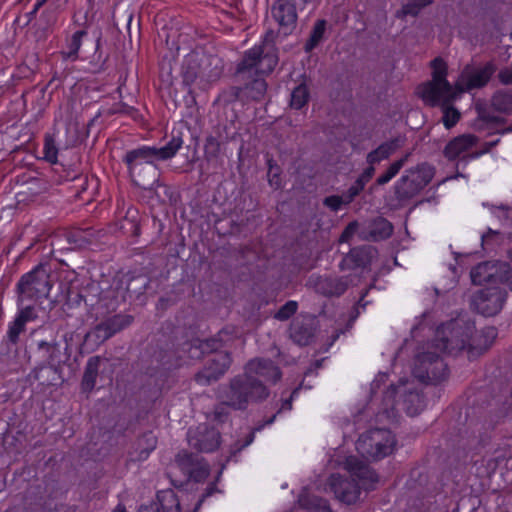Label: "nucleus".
I'll use <instances>...</instances> for the list:
<instances>
[{"label":"nucleus","mask_w":512,"mask_h":512,"mask_svg":"<svg viewBox=\"0 0 512 512\" xmlns=\"http://www.w3.org/2000/svg\"><path fill=\"white\" fill-rule=\"evenodd\" d=\"M195 333L192 326L186 330L167 323L151 340L145 354L150 358L146 376L148 384L153 386L150 389L153 398L171 388L176 380L175 371L188 364V360L210 354L204 368L195 375L196 383L203 386L217 381L229 369L231 354L219 351L223 347L224 336L230 334L228 329L223 328L216 336L206 340L193 338Z\"/></svg>","instance_id":"1"},{"label":"nucleus","mask_w":512,"mask_h":512,"mask_svg":"<svg viewBox=\"0 0 512 512\" xmlns=\"http://www.w3.org/2000/svg\"><path fill=\"white\" fill-rule=\"evenodd\" d=\"M497 334L493 326L477 332L473 323L461 324L452 320L437 327L431 347L449 356L465 354L472 361L491 347Z\"/></svg>","instance_id":"2"},{"label":"nucleus","mask_w":512,"mask_h":512,"mask_svg":"<svg viewBox=\"0 0 512 512\" xmlns=\"http://www.w3.org/2000/svg\"><path fill=\"white\" fill-rule=\"evenodd\" d=\"M255 376L276 384L282 377L279 366L271 359L254 358L249 360L244 373L231 379L226 404L234 409L244 410L249 403H260L270 394L269 389Z\"/></svg>","instance_id":"3"},{"label":"nucleus","mask_w":512,"mask_h":512,"mask_svg":"<svg viewBox=\"0 0 512 512\" xmlns=\"http://www.w3.org/2000/svg\"><path fill=\"white\" fill-rule=\"evenodd\" d=\"M222 69L211 67L209 57L191 52L185 56L181 69L182 85L187 90L184 100L187 106L196 104V90L206 91L210 84L217 81Z\"/></svg>","instance_id":"4"},{"label":"nucleus","mask_w":512,"mask_h":512,"mask_svg":"<svg viewBox=\"0 0 512 512\" xmlns=\"http://www.w3.org/2000/svg\"><path fill=\"white\" fill-rule=\"evenodd\" d=\"M122 161L137 186L147 188L157 180V162L160 159L155 146L141 145L128 150Z\"/></svg>","instance_id":"5"},{"label":"nucleus","mask_w":512,"mask_h":512,"mask_svg":"<svg viewBox=\"0 0 512 512\" xmlns=\"http://www.w3.org/2000/svg\"><path fill=\"white\" fill-rule=\"evenodd\" d=\"M50 275L41 264L23 274L16 284L17 305L36 303L49 296L52 289Z\"/></svg>","instance_id":"6"},{"label":"nucleus","mask_w":512,"mask_h":512,"mask_svg":"<svg viewBox=\"0 0 512 512\" xmlns=\"http://www.w3.org/2000/svg\"><path fill=\"white\" fill-rule=\"evenodd\" d=\"M395 435L386 428H372L362 434L357 449L373 461H379L391 455L396 447Z\"/></svg>","instance_id":"7"},{"label":"nucleus","mask_w":512,"mask_h":512,"mask_svg":"<svg viewBox=\"0 0 512 512\" xmlns=\"http://www.w3.org/2000/svg\"><path fill=\"white\" fill-rule=\"evenodd\" d=\"M398 388L391 384L383 394V408L375 416H400L401 411L406 416H419L422 412L423 397L419 392L409 391L397 399Z\"/></svg>","instance_id":"8"},{"label":"nucleus","mask_w":512,"mask_h":512,"mask_svg":"<svg viewBox=\"0 0 512 512\" xmlns=\"http://www.w3.org/2000/svg\"><path fill=\"white\" fill-rule=\"evenodd\" d=\"M412 373L421 383L437 385L448 378L449 367L438 353L425 351L417 355Z\"/></svg>","instance_id":"9"},{"label":"nucleus","mask_w":512,"mask_h":512,"mask_svg":"<svg viewBox=\"0 0 512 512\" xmlns=\"http://www.w3.org/2000/svg\"><path fill=\"white\" fill-rule=\"evenodd\" d=\"M278 64V57L273 53H264L261 45H254L244 52L236 71L239 74L254 71L257 76H265L273 72Z\"/></svg>","instance_id":"10"},{"label":"nucleus","mask_w":512,"mask_h":512,"mask_svg":"<svg viewBox=\"0 0 512 512\" xmlns=\"http://www.w3.org/2000/svg\"><path fill=\"white\" fill-rule=\"evenodd\" d=\"M221 439L219 429L209 422L190 427L187 431V440L190 447L200 453L216 451L221 445Z\"/></svg>","instance_id":"11"},{"label":"nucleus","mask_w":512,"mask_h":512,"mask_svg":"<svg viewBox=\"0 0 512 512\" xmlns=\"http://www.w3.org/2000/svg\"><path fill=\"white\" fill-rule=\"evenodd\" d=\"M134 318L128 314H116L98 323L85 335V343L99 346L132 324Z\"/></svg>","instance_id":"12"},{"label":"nucleus","mask_w":512,"mask_h":512,"mask_svg":"<svg viewBox=\"0 0 512 512\" xmlns=\"http://www.w3.org/2000/svg\"><path fill=\"white\" fill-rule=\"evenodd\" d=\"M507 300V292L500 287H487L475 293L471 300L474 310L485 316L491 317L498 314Z\"/></svg>","instance_id":"13"},{"label":"nucleus","mask_w":512,"mask_h":512,"mask_svg":"<svg viewBox=\"0 0 512 512\" xmlns=\"http://www.w3.org/2000/svg\"><path fill=\"white\" fill-rule=\"evenodd\" d=\"M264 425H260V426H257V427H254L245 437V440L243 442H241L240 440H237L235 441L229 448V454L225 457V459L223 461H221L220 463V469L215 477V480L211 483L208 484V486L206 487L205 491L202 493V495L200 496V498L198 499V501L196 502L195 504V507L193 509L192 512H198L199 509L201 508V506L203 505V503L205 502V500L212 496L214 493L216 492H221L217 486H216V483L220 480L221 478V475L224 471V469L226 468L227 464L232 461V460H235V457L237 456V454H239L244 448H246L247 446H249L253 441H254V438H255V432L256 431H259L262 429Z\"/></svg>","instance_id":"14"},{"label":"nucleus","mask_w":512,"mask_h":512,"mask_svg":"<svg viewBox=\"0 0 512 512\" xmlns=\"http://www.w3.org/2000/svg\"><path fill=\"white\" fill-rule=\"evenodd\" d=\"M432 180V173L421 169L409 170L395 183V194L400 200H408L416 196Z\"/></svg>","instance_id":"15"},{"label":"nucleus","mask_w":512,"mask_h":512,"mask_svg":"<svg viewBox=\"0 0 512 512\" xmlns=\"http://www.w3.org/2000/svg\"><path fill=\"white\" fill-rule=\"evenodd\" d=\"M329 490L335 498L346 505L355 504L361 495V487L355 479L331 474L327 481Z\"/></svg>","instance_id":"16"},{"label":"nucleus","mask_w":512,"mask_h":512,"mask_svg":"<svg viewBox=\"0 0 512 512\" xmlns=\"http://www.w3.org/2000/svg\"><path fill=\"white\" fill-rule=\"evenodd\" d=\"M345 469L350 473L351 479L359 483L361 490L374 491L377 488L380 477L378 473L367 463L355 456H349L345 460Z\"/></svg>","instance_id":"17"},{"label":"nucleus","mask_w":512,"mask_h":512,"mask_svg":"<svg viewBox=\"0 0 512 512\" xmlns=\"http://www.w3.org/2000/svg\"><path fill=\"white\" fill-rule=\"evenodd\" d=\"M418 95L430 107H437L445 102H452L454 92L452 85H442L440 82L427 81L419 85Z\"/></svg>","instance_id":"18"},{"label":"nucleus","mask_w":512,"mask_h":512,"mask_svg":"<svg viewBox=\"0 0 512 512\" xmlns=\"http://www.w3.org/2000/svg\"><path fill=\"white\" fill-rule=\"evenodd\" d=\"M271 15L284 34H290L297 24L296 3L292 0H276L271 7Z\"/></svg>","instance_id":"19"},{"label":"nucleus","mask_w":512,"mask_h":512,"mask_svg":"<svg viewBox=\"0 0 512 512\" xmlns=\"http://www.w3.org/2000/svg\"><path fill=\"white\" fill-rule=\"evenodd\" d=\"M87 35L88 32L85 28L76 29L72 32L69 30L65 31L63 44L59 52L63 61L76 62L79 60L83 40Z\"/></svg>","instance_id":"20"},{"label":"nucleus","mask_w":512,"mask_h":512,"mask_svg":"<svg viewBox=\"0 0 512 512\" xmlns=\"http://www.w3.org/2000/svg\"><path fill=\"white\" fill-rule=\"evenodd\" d=\"M393 225L386 218L378 216L361 228L359 235L366 241L379 242L390 238Z\"/></svg>","instance_id":"21"},{"label":"nucleus","mask_w":512,"mask_h":512,"mask_svg":"<svg viewBox=\"0 0 512 512\" xmlns=\"http://www.w3.org/2000/svg\"><path fill=\"white\" fill-rule=\"evenodd\" d=\"M373 258V250L369 246H360L352 248L347 255L343 257L339 266L341 270H354L368 267Z\"/></svg>","instance_id":"22"},{"label":"nucleus","mask_w":512,"mask_h":512,"mask_svg":"<svg viewBox=\"0 0 512 512\" xmlns=\"http://www.w3.org/2000/svg\"><path fill=\"white\" fill-rule=\"evenodd\" d=\"M503 262L486 261L477 264L470 272L474 285L493 284L499 282L500 264Z\"/></svg>","instance_id":"23"},{"label":"nucleus","mask_w":512,"mask_h":512,"mask_svg":"<svg viewBox=\"0 0 512 512\" xmlns=\"http://www.w3.org/2000/svg\"><path fill=\"white\" fill-rule=\"evenodd\" d=\"M348 288V281L345 277L339 276H320L315 282V290L326 296H341Z\"/></svg>","instance_id":"24"},{"label":"nucleus","mask_w":512,"mask_h":512,"mask_svg":"<svg viewBox=\"0 0 512 512\" xmlns=\"http://www.w3.org/2000/svg\"><path fill=\"white\" fill-rule=\"evenodd\" d=\"M478 138L473 134H462L451 139L443 150L444 157L449 161H455L458 157L469 151L477 144Z\"/></svg>","instance_id":"25"},{"label":"nucleus","mask_w":512,"mask_h":512,"mask_svg":"<svg viewBox=\"0 0 512 512\" xmlns=\"http://www.w3.org/2000/svg\"><path fill=\"white\" fill-rule=\"evenodd\" d=\"M101 363L100 356H92L87 360L80 384L83 393L89 394L94 390Z\"/></svg>","instance_id":"26"},{"label":"nucleus","mask_w":512,"mask_h":512,"mask_svg":"<svg viewBox=\"0 0 512 512\" xmlns=\"http://www.w3.org/2000/svg\"><path fill=\"white\" fill-rule=\"evenodd\" d=\"M184 144L183 132L181 129L173 128L170 140L163 147H156L158 159L167 161L172 159Z\"/></svg>","instance_id":"27"},{"label":"nucleus","mask_w":512,"mask_h":512,"mask_svg":"<svg viewBox=\"0 0 512 512\" xmlns=\"http://www.w3.org/2000/svg\"><path fill=\"white\" fill-rule=\"evenodd\" d=\"M496 70L492 62H487L483 67L472 72L466 81L468 89H479L488 84Z\"/></svg>","instance_id":"28"},{"label":"nucleus","mask_w":512,"mask_h":512,"mask_svg":"<svg viewBox=\"0 0 512 512\" xmlns=\"http://www.w3.org/2000/svg\"><path fill=\"white\" fill-rule=\"evenodd\" d=\"M160 512H181L180 501L172 489L160 490L156 494V501H153Z\"/></svg>","instance_id":"29"},{"label":"nucleus","mask_w":512,"mask_h":512,"mask_svg":"<svg viewBox=\"0 0 512 512\" xmlns=\"http://www.w3.org/2000/svg\"><path fill=\"white\" fill-rule=\"evenodd\" d=\"M310 100V90L305 82L294 87L290 94L289 105L294 110H301L306 107Z\"/></svg>","instance_id":"30"},{"label":"nucleus","mask_w":512,"mask_h":512,"mask_svg":"<svg viewBox=\"0 0 512 512\" xmlns=\"http://www.w3.org/2000/svg\"><path fill=\"white\" fill-rule=\"evenodd\" d=\"M432 3L433 0H406L401 9L397 10L395 16L398 19H404L407 16L417 17L425 7Z\"/></svg>","instance_id":"31"},{"label":"nucleus","mask_w":512,"mask_h":512,"mask_svg":"<svg viewBox=\"0 0 512 512\" xmlns=\"http://www.w3.org/2000/svg\"><path fill=\"white\" fill-rule=\"evenodd\" d=\"M491 105L498 112L512 114V90L496 91L492 96Z\"/></svg>","instance_id":"32"},{"label":"nucleus","mask_w":512,"mask_h":512,"mask_svg":"<svg viewBox=\"0 0 512 512\" xmlns=\"http://www.w3.org/2000/svg\"><path fill=\"white\" fill-rule=\"evenodd\" d=\"M326 27L327 21L325 19H319L315 22L310 36L304 46L306 52H311L320 44V42L324 39Z\"/></svg>","instance_id":"33"},{"label":"nucleus","mask_w":512,"mask_h":512,"mask_svg":"<svg viewBox=\"0 0 512 512\" xmlns=\"http://www.w3.org/2000/svg\"><path fill=\"white\" fill-rule=\"evenodd\" d=\"M157 439L152 432L145 433L138 441L139 452L136 457H131L132 461H144L150 453L156 448Z\"/></svg>","instance_id":"34"},{"label":"nucleus","mask_w":512,"mask_h":512,"mask_svg":"<svg viewBox=\"0 0 512 512\" xmlns=\"http://www.w3.org/2000/svg\"><path fill=\"white\" fill-rule=\"evenodd\" d=\"M298 502L302 508L310 512H323L329 509L328 502L315 495L301 494Z\"/></svg>","instance_id":"35"},{"label":"nucleus","mask_w":512,"mask_h":512,"mask_svg":"<svg viewBox=\"0 0 512 512\" xmlns=\"http://www.w3.org/2000/svg\"><path fill=\"white\" fill-rule=\"evenodd\" d=\"M201 458L188 450H181L175 456V463L179 469L186 475L196 464L200 462Z\"/></svg>","instance_id":"36"},{"label":"nucleus","mask_w":512,"mask_h":512,"mask_svg":"<svg viewBox=\"0 0 512 512\" xmlns=\"http://www.w3.org/2000/svg\"><path fill=\"white\" fill-rule=\"evenodd\" d=\"M393 151L394 148L392 143L384 142L367 154L366 162L374 167V165L388 159Z\"/></svg>","instance_id":"37"},{"label":"nucleus","mask_w":512,"mask_h":512,"mask_svg":"<svg viewBox=\"0 0 512 512\" xmlns=\"http://www.w3.org/2000/svg\"><path fill=\"white\" fill-rule=\"evenodd\" d=\"M430 67L432 69L431 81L440 82V83H442V85L448 86V83H450L447 80L448 66H447V63L444 61V59L441 57H435L430 62Z\"/></svg>","instance_id":"38"},{"label":"nucleus","mask_w":512,"mask_h":512,"mask_svg":"<svg viewBox=\"0 0 512 512\" xmlns=\"http://www.w3.org/2000/svg\"><path fill=\"white\" fill-rule=\"evenodd\" d=\"M59 148L56 144L54 134L46 133L43 143V160L50 164L58 163Z\"/></svg>","instance_id":"39"},{"label":"nucleus","mask_w":512,"mask_h":512,"mask_svg":"<svg viewBox=\"0 0 512 512\" xmlns=\"http://www.w3.org/2000/svg\"><path fill=\"white\" fill-rule=\"evenodd\" d=\"M442 110V123L446 129L453 128L460 120V112L452 105V102H445L439 105Z\"/></svg>","instance_id":"40"},{"label":"nucleus","mask_w":512,"mask_h":512,"mask_svg":"<svg viewBox=\"0 0 512 512\" xmlns=\"http://www.w3.org/2000/svg\"><path fill=\"white\" fill-rule=\"evenodd\" d=\"M313 337L314 334L309 327L296 325L291 328V338L300 346L309 345L312 342Z\"/></svg>","instance_id":"41"},{"label":"nucleus","mask_w":512,"mask_h":512,"mask_svg":"<svg viewBox=\"0 0 512 512\" xmlns=\"http://www.w3.org/2000/svg\"><path fill=\"white\" fill-rule=\"evenodd\" d=\"M406 161L407 156H404L391 163L387 170L376 179V183L382 186L390 182L399 173Z\"/></svg>","instance_id":"42"},{"label":"nucleus","mask_w":512,"mask_h":512,"mask_svg":"<svg viewBox=\"0 0 512 512\" xmlns=\"http://www.w3.org/2000/svg\"><path fill=\"white\" fill-rule=\"evenodd\" d=\"M268 182L274 189L282 188L281 169L272 158L267 159Z\"/></svg>","instance_id":"43"},{"label":"nucleus","mask_w":512,"mask_h":512,"mask_svg":"<svg viewBox=\"0 0 512 512\" xmlns=\"http://www.w3.org/2000/svg\"><path fill=\"white\" fill-rule=\"evenodd\" d=\"M17 308L18 309H17L15 318L20 320L25 325L29 322L35 321L38 317L37 311H36V308H35V305L33 302H31V304H28V305H24V304H22L20 306L17 305Z\"/></svg>","instance_id":"44"},{"label":"nucleus","mask_w":512,"mask_h":512,"mask_svg":"<svg viewBox=\"0 0 512 512\" xmlns=\"http://www.w3.org/2000/svg\"><path fill=\"white\" fill-rule=\"evenodd\" d=\"M221 152V143L218 138L210 135L206 138L204 144V154L207 160L216 159Z\"/></svg>","instance_id":"45"},{"label":"nucleus","mask_w":512,"mask_h":512,"mask_svg":"<svg viewBox=\"0 0 512 512\" xmlns=\"http://www.w3.org/2000/svg\"><path fill=\"white\" fill-rule=\"evenodd\" d=\"M298 310V303L295 300H289L282 305L274 315V318L279 321H286L290 319Z\"/></svg>","instance_id":"46"},{"label":"nucleus","mask_w":512,"mask_h":512,"mask_svg":"<svg viewBox=\"0 0 512 512\" xmlns=\"http://www.w3.org/2000/svg\"><path fill=\"white\" fill-rule=\"evenodd\" d=\"M247 89L254 100H261L266 93L267 83L263 78H256L247 86Z\"/></svg>","instance_id":"47"},{"label":"nucleus","mask_w":512,"mask_h":512,"mask_svg":"<svg viewBox=\"0 0 512 512\" xmlns=\"http://www.w3.org/2000/svg\"><path fill=\"white\" fill-rule=\"evenodd\" d=\"M493 214L504 227L512 228V207L501 205L493 210Z\"/></svg>","instance_id":"48"},{"label":"nucleus","mask_w":512,"mask_h":512,"mask_svg":"<svg viewBox=\"0 0 512 512\" xmlns=\"http://www.w3.org/2000/svg\"><path fill=\"white\" fill-rule=\"evenodd\" d=\"M25 326L26 325L20 320L14 318V320L8 324L7 338L9 342L16 344L19 340L20 334L25 330Z\"/></svg>","instance_id":"49"},{"label":"nucleus","mask_w":512,"mask_h":512,"mask_svg":"<svg viewBox=\"0 0 512 512\" xmlns=\"http://www.w3.org/2000/svg\"><path fill=\"white\" fill-rule=\"evenodd\" d=\"M188 479H192L197 483L203 482L209 475L207 466L201 465L199 462L187 474Z\"/></svg>","instance_id":"50"},{"label":"nucleus","mask_w":512,"mask_h":512,"mask_svg":"<svg viewBox=\"0 0 512 512\" xmlns=\"http://www.w3.org/2000/svg\"><path fill=\"white\" fill-rule=\"evenodd\" d=\"M300 390L301 386H298L289 394L288 397H282L280 408L272 416H277L278 414L289 412L292 409V402L298 397Z\"/></svg>","instance_id":"51"},{"label":"nucleus","mask_w":512,"mask_h":512,"mask_svg":"<svg viewBox=\"0 0 512 512\" xmlns=\"http://www.w3.org/2000/svg\"><path fill=\"white\" fill-rule=\"evenodd\" d=\"M50 374H55V370L51 366H41L34 369L32 376L35 380L39 381L40 384L49 385L51 384L48 381Z\"/></svg>","instance_id":"52"},{"label":"nucleus","mask_w":512,"mask_h":512,"mask_svg":"<svg viewBox=\"0 0 512 512\" xmlns=\"http://www.w3.org/2000/svg\"><path fill=\"white\" fill-rule=\"evenodd\" d=\"M110 114H122L133 117L137 113V109L122 101L113 104L109 111Z\"/></svg>","instance_id":"53"},{"label":"nucleus","mask_w":512,"mask_h":512,"mask_svg":"<svg viewBox=\"0 0 512 512\" xmlns=\"http://www.w3.org/2000/svg\"><path fill=\"white\" fill-rule=\"evenodd\" d=\"M479 120L485 124L486 129H490L492 125H501L505 123V119L503 117L491 115L485 111L479 112Z\"/></svg>","instance_id":"54"},{"label":"nucleus","mask_w":512,"mask_h":512,"mask_svg":"<svg viewBox=\"0 0 512 512\" xmlns=\"http://www.w3.org/2000/svg\"><path fill=\"white\" fill-rule=\"evenodd\" d=\"M323 205L332 212H338L345 205L340 195H330L323 199Z\"/></svg>","instance_id":"55"},{"label":"nucleus","mask_w":512,"mask_h":512,"mask_svg":"<svg viewBox=\"0 0 512 512\" xmlns=\"http://www.w3.org/2000/svg\"><path fill=\"white\" fill-rule=\"evenodd\" d=\"M364 189L360 187L357 183H353L342 195L343 202L345 205H349L354 199L363 191Z\"/></svg>","instance_id":"56"},{"label":"nucleus","mask_w":512,"mask_h":512,"mask_svg":"<svg viewBox=\"0 0 512 512\" xmlns=\"http://www.w3.org/2000/svg\"><path fill=\"white\" fill-rule=\"evenodd\" d=\"M359 225L357 221L350 222L342 231L339 242L340 243H347L349 242L352 237L356 234L358 231Z\"/></svg>","instance_id":"57"},{"label":"nucleus","mask_w":512,"mask_h":512,"mask_svg":"<svg viewBox=\"0 0 512 512\" xmlns=\"http://www.w3.org/2000/svg\"><path fill=\"white\" fill-rule=\"evenodd\" d=\"M374 173L375 167L368 164V167H366L363 170V172L357 177L355 183H357L360 187L364 189L366 184L373 178Z\"/></svg>","instance_id":"58"},{"label":"nucleus","mask_w":512,"mask_h":512,"mask_svg":"<svg viewBox=\"0 0 512 512\" xmlns=\"http://www.w3.org/2000/svg\"><path fill=\"white\" fill-rule=\"evenodd\" d=\"M499 143H500V138H497L492 141L484 142L481 150L475 151V152L469 154L468 157L471 159H477V158L481 157L482 155L489 153Z\"/></svg>","instance_id":"59"},{"label":"nucleus","mask_w":512,"mask_h":512,"mask_svg":"<svg viewBox=\"0 0 512 512\" xmlns=\"http://www.w3.org/2000/svg\"><path fill=\"white\" fill-rule=\"evenodd\" d=\"M76 26L78 27V29H83L85 28L87 31H88V28H89V24H88V12L86 11L83 15V17H78L76 14L73 15L72 19H71V23L69 25V29L71 28V26Z\"/></svg>","instance_id":"60"},{"label":"nucleus","mask_w":512,"mask_h":512,"mask_svg":"<svg viewBox=\"0 0 512 512\" xmlns=\"http://www.w3.org/2000/svg\"><path fill=\"white\" fill-rule=\"evenodd\" d=\"M498 79L503 85H512V67H506L499 71Z\"/></svg>","instance_id":"61"},{"label":"nucleus","mask_w":512,"mask_h":512,"mask_svg":"<svg viewBox=\"0 0 512 512\" xmlns=\"http://www.w3.org/2000/svg\"><path fill=\"white\" fill-rule=\"evenodd\" d=\"M173 304H174V301L171 297L162 296L159 298V300L156 304V309L158 311H165L169 307H171Z\"/></svg>","instance_id":"62"},{"label":"nucleus","mask_w":512,"mask_h":512,"mask_svg":"<svg viewBox=\"0 0 512 512\" xmlns=\"http://www.w3.org/2000/svg\"><path fill=\"white\" fill-rule=\"evenodd\" d=\"M44 4L45 3H42L40 0H36L32 10L27 13L29 20H32L36 17L37 13L43 7Z\"/></svg>","instance_id":"63"},{"label":"nucleus","mask_w":512,"mask_h":512,"mask_svg":"<svg viewBox=\"0 0 512 512\" xmlns=\"http://www.w3.org/2000/svg\"><path fill=\"white\" fill-rule=\"evenodd\" d=\"M137 512H160L159 507L152 501L148 505H141Z\"/></svg>","instance_id":"64"}]
</instances>
